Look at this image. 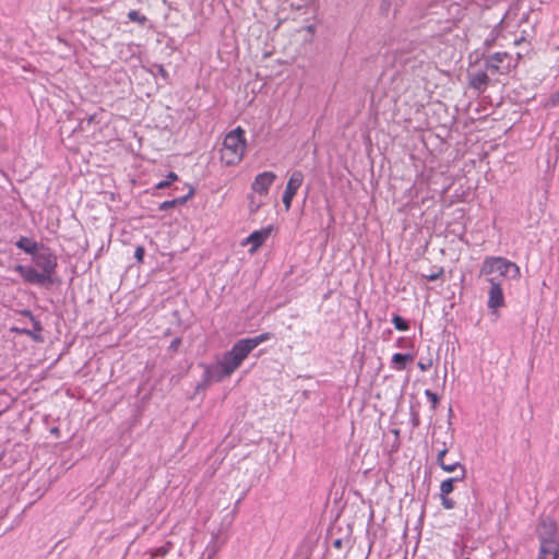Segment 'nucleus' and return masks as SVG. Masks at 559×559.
I'll use <instances>...</instances> for the list:
<instances>
[{"label":"nucleus","mask_w":559,"mask_h":559,"mask_svg":"<svg viewBox=\"0 0 559 559\" xmlns=\"http://www.w3.org/2000/svg\"><path fill=\"white\" fill-rule=\"evenodd\" d=\"M33 260L40 271H37L33 266L22 264L15 265L14 271L19 273L27 284L39 286L51 285L58 266L57 255L49 248H43L41 251H37L33 254Z\"/></svg>","instance_id":"obj_1"},{"label":"nucleus","mask_w":559,"mask_h":559,"mask_svg":"<svg viewBox=\"0 0 559 559\" xmlns=\"http://www.w3.org/2000/svg\"><path fill=\"white\" fill-rule=\"evenodd\" d=\"M249 354L239 340L228 352L224 353L222 360L217 365L218 370L216 372L209 366L205 368V381L207 383L212 381L219 382L225 378H229L242 365Z\"/></svg>","instance_id":"obj_2"},{"label":"nucleus","mask_w":559,"mask_h":559,"mask_svg":"<svg viewBox=\"0 0 559 559\" xmlns=\"http://www.w3.org/2000/svg\"><path fill=\"white\" fill-rule=\"evenodd\" d=\"M247 140L245 130L241 127L229 131L222 143L219 150V160L225 166H236L245 157Z\"/></svg>","instance_id":"obj_3"},{"label":"nucleus","mask_w":559,"mask_h":559,"mask_svg":"<svg viewBox=\"0 0 559 559\" xmlns=\"http://www.w3.org/2000/svg\"><path fill=\"white\" fill-rule=\"evenodd\" d=\"M539 549L537 559H559V533L552 521H543L537 528Z\"/></svg>","instance_id":"obj_4"},{"label":"nucleus","mask_w":559,"mask_h":559,"mask_svg":"<svg viewBox=\"0 0 559 559\" xmlns=\"http://www.w3.org/2000/svg\"><path fill=\"white\" fill-rule=\"evenodd\" d=\"M497 273L500 277L518 281L521 277L520 266L503 257H486L481 263L479 275L493 277Z\"/></svg>","instance_id":"obj_5"},{"label":"nucleus","mask_w":559,"mask_h":559,"mask_svg":"<svg viewBox=\"0 0 559 559\" xmlns=\"http://www.w3.org/2000/svg\"><path fill=\"white\" fill-rule=\"evenodd\" d=\"M512 57L508 52H495L486 58L485 67L492 75L508 74L512 70Z\"/></svg>","instance_id":"obj_6"},{"label":"nucleus","mask_w":559,"mask_h":559,"mask_svg":"<svg viewBox=\"0 0 559 559\" xmlns=\"http://www.w3.org/2000/svg\"><path fill=\"white\" fill-rule=\"evenodd\" d=\"M276 231L277 228L274 225H269L261 229L254 230L241 241V246H250L248 251L250 254H254L262 246H264L272 234Z\"/></svg>","instance_id":"obj_7"},{"label":"nucleus","mask_w":559,"mask_h":559,"mask_svg":"<svg viewBox=\"0 0 559 559\" xmlns=\"http://www.w3.org/2000/svg\"><path fill=\"white\" fill-rule=\"evenodd\" d=\"M276 178V174L270 170L258 174L250 185L251 192L259 198H265Z\"/></svg>","instance_id":"obj_8"},{"label":"nucleus","mask_w":559,"mask_h":559,"mask_svg":"<svg viewBox=\"0 0 559 559\" xmlns=\"http://www.w3.org/2000/svg\"><path fill=\"white\" fill-rule=\"evenodd\" d=\"M487 281L490 284L487 307L492 313H497L506 305L502 286L495 277H488Z\"/></svg>","instance_id":"obj_9"},{"label":"nucleus","mask_w":559,"mask_h":559,"mask_svg":"<svg viewBox=\"0 0 559 559\" xmlns=\"http://www.w3.org/2000/svg\"><path fill=\"white\" fill-rule=\"evenodd\" d=\"M304 182V174L300 170H295L290 174L288 181L286 183L285 191L283 193V203L288 211L292 206V202L297 194V191L301 187Z\"/></svg>","instance_id":"obj_10"},{"label":"nucleus","mask_w":559,"mask_h":559,"mask_svg":"<svg viewBox=\"0 0 559 559\" xmlns=\"http://www.w3.org/2000/svg\"><path fill=\"white\" fill-rule=\"evenodd\" d=\"M451 444V437L447 431L432 432L431 449L437 453V459H444Z\"/></svg>","instance_id":"obj_11"},{"label":"nucleus","mask_w":559,"mask_h":559,"mask_svg":"<svg viewBox=\"0 0 559 559\" xmlns=\"http://www.w3.org/2000/svg\"><path fill=\"white\" fill-rule=\"evenodd\" d=\"M20 314L28 318L33 325V330L27 329L26 335L29 336L35 342H43V326L40 324V321L37 320L29 310H22L20 311Z\"/></svg>","instance_id":"obj_12"},{"label":"nucleus","mask_w":559,"mask_h":559,"mask_svg":"<svg viewBox=\"0 0 559 559\" xmlns=\"http://www.w3.org/2000/svg\"><path fill=\"white\" fill-rule=\"evenodd\" d=\"M272 337V334L269 332L261 333L254 337H248L242 338L240 342L243 344V346L247 348L249 353H251L255 347H258L260 344L269 341Z\"/></svg>","instance_id":"obj_13"},{"label":"nucleus","mask_w":559,"mask_h":559,"mask_svg":"<svg viewBox=\"0 0 559 559\" xmlns=\"http://www.w3.org/2000/svg\"><path fill=\"white\" fill-rule=\"evenodd\" d=\"M272 337V334L269 332L261 333L254 337H248L242 338L240 342L243 344V346L247 348L249 353H251L255 347H258L260 344L269 341Z\"/></svg>","instance_id":"obj_14"},{"label":"nucleus","mask_w":559,"mask_h":559,"mask_svg":"<svg viewBox=\"0 0 559 559\" xmlns=\"http://www.w3.org/2000/svg\"><path fill=\"white\" fill-rule=\"evenodd\" d=\"M489 82L488 74L484 71L473 73L469 76V85L478 91H484Z\"/></svg>","instance_id":"obj_15"},{"label":"nucleus","mask_w":559,"mask_h":559,"mask_svg":"<svg viewBox=\"0 0 559 559\" xmlns=\"http://www.w3.org/2000/svg\"><path fill=\"white\" fill-rule=\"evenodd\" d=\"M16 247L24 251L25 253L32 255L35 254L39 249V245L35 240L27 237H21L16 241Z\"/></svg>","instance_id":"obj_16"},{"label":"nucleus","mask_w":559,"mask_h":559,"mask_svg":"<svg viewBox=\"0 0 559 559\" xmlns=\"http://www.w3.org/2000/svg\"><path fill=\"white\" fill-rule=\"evenodd\" d=\"M414 356L412 354L396 353L392 356L391 364L392 368L402 371L405 369L406 362L413 361Z\"/></svg>","instance_id":"obj_17"},{"label":"nucleus","mask_w":559,"mask_h":559,"mask_svg":"<svg viewBox=\"0 0 559 559\" xmlns=\"http://www.w3.org/2000/svg\"><path fill=\"white\" fill-rule=\"evenodd\" d=\"M465 475L454 476L444 479L440 484V496L450 495L454 490V484L459 481H463L465 479Z\"/></svg>","instance_id":"obj_18"},{"label":"nucleus","mask_w":559,"mask_h":559,"mask_svg":"<svg viewBox=\"0 0 559 559\" xmlns=\"http://www.w3.org/2000/svg\"><path fill=\"white\" fill-rule=\"evenodd\" d=\"M437 464L447 473H453L456 469L461 471V475L466 476V468L460 462L447 463L444 459H437Z\"/></svg>","instance_id":"obj_19"},{"label":"nucleus","mask_w":559,"mask_h":559,"mask_svg":"<svg viewBox=\"0 0 559 559\" xmlns=\"http://www.w3.org/2000/svg\"><path fill=\"white\" fill-rule=\"evenodd\" d=\"M191 197H192V192H190L188 195L182 197V198L164 201L163 203L159 204L158 209L160 211L169 210L176 205L186 203L188 201V199H190Z\"/></svg>","instance_id":"obj_20"},{"label":"nucleus","mask_w":559,"mask_h":559,"mask_svg":"<svg viewBox=\"0 0 559 559\" xmlns=\"http://www.w3.org/2000/svg\"><path fill=\"white\" fill-rule=\"evenodd\" d=\"M248 198H249V205H248L249 212L251 214H254L259 211V209L264 203L263 202L264 198H259L258 195H253V192H251Z\"/></svg>","instance_id":"obj_21"},{"label":"nucleus","mask_w":559,"mask_h":559,"mask_svg":"<svg viewBox=\"0 0 559 559\" xmlns=\"http://www.w3.org/2000/svg\"><path fill=\"white\" fill-rule=\"evenodd\" d=\"M176 180H178V176H177V174H176V173L170 171V173L167 175V177H166V179H165V180L159 181V182L156 185V189H158V190L165 189V188L169 187V186L171 185V182H174V181H176Z\"/></svg>","instance_id":"obj_22"},{"label":"nucleus","mask_w":559,"mask_h":559,"mask_svg":"<svg viewBox=\"0 0 559 559\" xmlns=\"http://www.w3.org/2000/svg\"><path fill=\"white\" fill-rule=\"evenodd\" d=\"M128 19L131 21V22H135V23H139V24H145V22L147 21V17L143 14H141L138 10H131L129 13H128Z\"/></svg>","instance_id":"obj_23"},{"label":"nucleus","mask_w":559,"mask_h":559,"mask_svg":"<svg viewBox=\"0 0 559 559\" xmlns=\"http://www.w3.org/2000/svg\"><path fill=\"white\" fill-rule=\"evenodd\" d=\"M392 323L399 331H407L409 329L408 323L400 316H394L392 318Z\"/></svg>","instance_id":"obj_24"},{"label":"nucleus","mask_w":559,"mask_h":559,"mask_svg":"<svg viewBox=\"0 0 559 559\" xmlns=\"http://www.w3.org/2000/svg\"><path fill=\"white\" fill-rule=\"evenodd\" d=\"M441 506L447 510H452L455 507V501L449 495L440 496Z\"/></svg>","instance_id":"obj_25"},{"label":"nucleus","mask_w":559,"mask_h":559,"mask_svg":"<svg viewBox=\"0 0 559 559\" xmlns=\"http://www.w3.org/2000/svg\"><path fill=\"white\" fill-rule=\"evenodd\" d=\"M433 365L432 358L428 357L426 359H420L417 364L420 371L425 372L428 371Z\"/></svg>","instance_id":"obj_26"},{"label":"nucleus","mask_w":559,"mask_h":559,"mask_svg":"<svg viewBox=\"0 0 559 559\" xmlns=\"http://www.w3.org/2000/svg\"><path fill=\"white\" fill-rule=\"evenodd\" d=\"M425 395L428 397V400L431 402V408L432 409H436L437 408V405H438V402H439V397L436 393H433L432 391L430 390H426L425 391Z\"/></svg>","instance_id":"obj_27"},{"label":"nucleus","mask_w":559,"mask_h":559,"mask_svg":"<svg viewBox=\"0 0 559 559\" xmlns=\"http://www.w3.org/2000/svg\"><path fill=\"white\" fill-rule=\"evenodd\" d=\"M169 551V547H166V546H163V547H158V548H155L154 550H152L151 552V556L153 558H156V557H165Z\"/></svg>","instance_id":"obj_28"},{"label":"nucleus","mask_w":559,"mask_h":559,"mask_svg":"<svg viewBox=\"0 0 559 559\" xmlns=\"http://www.w3.org/2000/svg\"><path fill=\"white\" fill-rule=\"evenodd\" d=\"M443 274V269L439 267L436 272H432L430 274H424L423 277H425L427 281H436L439 277H441Z\"/></svg>","instance_id":"obj_29"},{"label":"nucleus","mask_w":559,"mask_h":559,"mask_svg":"<svg viewBox=\"0 0 559 559\" xmlns=\"http://www.w3.org/2000/svg\"><path fill=\"white\" fill-rule=\"evenodd\" d=\"M181 345V338L180 337H176L171 341L170 345H169V350L176 353L178 352L179 347Z\"/></svg>","instance_id":"obj_30"},{"label":"nucleus","mask_w":559,"mask_h":559,"mask_svg":"<svg viewBox=\"0 0 559 559\" xmlns=\"http://www.w3.org/2000/svg\"><path fill=\"white\" fill-rule=\"evenodd\" d=\"M144 254H145V250L142 246H139L136 247L135 251H134V257L135 259L139 261V262H142L143 261V258H144Z\"/></svg>","instance_id":"obj_31"},{"label":"nucleus","mask_w":559,"mask_h":559,"mask_svg":"<svg viewBox=\"0 0 559 559\" xmlns=\"http://www.w3.org/2000/svg\"><path fill=\"white\" fill-rule=\"evenodd\" d=\"M11 331L14 332V333H17V334H23V335H26V333H27V329L26 328L13 326V328H11Z\"/></svg>","instance_id":"obj_32"},{"label":"nucleus","mask_w":559,"mask_h":559,"mask_svg":"<svg viewBox=\"0 0 559 559\" xmlns=\"http://www.w3.org/2000/svg\"><path fill=\"white\" fill-rule=\"evenodd\" d=\"M559 102V96L552 100V106L557 105Z\"/></svg>","instance_id":"obj_33"},{"label":"nucleus","mask_w":559,"mask_h":559,"mask_svg":"<svg viewBox=\"0 0 559 559\" xmlns=\"http://www.w3.org/2000/svg\"><path fill=\"white\" fill-rule=\"evenodd\" d=\"M465 559H471V558H468V557H467V558H465Z\"/></svg>","instance_id":"obj_34"}]
</instances>
